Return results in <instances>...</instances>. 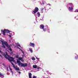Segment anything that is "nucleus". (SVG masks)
Returning a JSON list of instances; mask_svg holds the SVG:
<instances>
[{"mask_svg": "<svg viewBox=\"0 0 78 78\" xmlns=\"http://www.w3.org/2000/svg\"><path fill=\"white\" fill-rule=\"evenodd\" d=\"M1 32H2V34H3V35H4V36L5 35V33H6V32H5V30H4H4H1Z\"/></svg>", "mask_w": 78, "mask_h": 78, "instance_id": "nucleus-7", "label": "nucleus"}, {"mask_svg": "<svg viewBox=\"0 0 78 78\" xmlns=\"http://www.w3.org/2000/svg\"><path fill=\"white\" fill-rule=\"evenodd\" d=\"M0 77L1 78H4V75L3 74L0 72Z\"/></svg>", "mask_w": 78, "mask_h": 78, "instance_id": "nucleus-9", "label": "nucleus"}, {"mask_svg": "<svg viewBox=\"0 0 78 78\" xmlns=\"http://www.w3.org/2000/svg\"><path fill=\"white\" fill-rule=\"evenodd\" d=\"M32 76V74H31V73H29V78H32V77H31V76Z\"/></svg>", "mask_w": 78, "mask_h": 78, "instance_id": "nucleus-10", "label": "nucleus"}, {"mask_svg": "<svg viewBox=\"0 0 78 78\" xmlns=\"http://www.w3.org/2000/svg\"><path fill=\"white\" fill-rule=\"evenodd\" d=\"M37 69H40V67H37Z\"/></svg>", "mask_w": 78, "mask_h": 78, "instance_id": "nucleus-26", "label": "nucleus"}, {"mask_svg": "<svg viewBox=\"0 0 78 78\" xmlns=\"http://www.w3.org/2000/svg\"><path fill=\"white\" fill-rule=\"evenodd\" d=\"M37 16L38 17H39L40 16H41V14H40V12H38L37 13Z\"/></svg>", "mask_w": 78, "mask_h": 78, "instance_id": "nucleus-13", "label": "nucleus"}, {"mask_svg": "<svg viewBox=\"0 0 78 78\" xmlns=\"http://www.w3.org/2000/svg\"><path fill=\"white\" fill-rule=\"evenodd\" d=\"M29 51H30L31 53H33V50L31 49L30 48H29Z\"/></svg>", "mask_w": 78, "mask_h": 78, "instance_id": "nucleus-15", "label": "nucleus"}, {"mask_svg": "<svg viewBox=\"0 0 78 78\" xmlns=\"http://www.w3.org/2000/svg\"><path fill=\"white\" fill-rule=\"evenodd\" d=\"M2 54L6 59H8L10 62H11L12 66H13V67L14 69H15V70L16 71H19V70L20 69L18 67H16L15 65H14L13 63L12 62V61H14V58H13L12 57H9V55H8L7 52H5V53H3V52Z\"/></svg>", "mask_w": 78, "mask_h": 78, "instance_id": "nucleus-1", "label": "nucleus"}, {"mask_svg": "<svg viewBox=\"0 0 78 78\" xmlns=\"http://www.w3.org/2000/svg\"><path fill=\"white\" fill-rule=\"evenodd\" d=\"M9 37H11V35H9Z\"/></svg>", "mask_w": 78, "mask_h": 78, "instance_id": "nucleus-31", "label": "nucleus"}, {"mask_svg": "<svg viewBox=\"0 0 78 78\" xmlns=\"http://www.w3.org/2000/svg\"><path fill=\"white\" fill-rule=\"evenodd\" d=\"M39 11V9L37 7H36L35 9L33 11V12H34V14H36V12H38Z\"/></svg>", "mask_w": 78, "mask_h": 78, "instance_id": "nucleus-4", "label": "nucleus"}, {"mask_svg": "<svg viewBox=\"0 0 78 78\" xmlns=\"http://www.w3.org/2000/svg\"><path fill=\"white\" fill-rule=\"evenodd\" d=\"M17 72H18L19 73V74H20L21 73V72H20V71H18Z\"/></svg>", "mask_w": 78, "mask_h": 78, "instance_id": "nucleus-23", "label": "nucleus"}, {"mask_svg": "<svg viewBox=\"0 0 78 78\" xmlns=\"http://www.w3.org/2000/svg\"><path fill=\"white\" fill-rule=\"evenodd\" d=\"M18 46H19V47H20V45H19V44H18Z\"/></svg>", "mask_w": 78, "mask_h": 78, "instance_id": "nucleus-32", "label": "nucleus"}, {"mask_svg": "<svg viewBox=\"0 0 78 78\" xmlns=\"http://www.w3.org/2000/svg\"><path fill=\"white\" fill-rule=\"evenodd\" d=\"M73 7L71 6V7H69V11H73Z\"/></svg>", "mask_w": 78, "mask_h": 78, "instance_id": "nucleus-6", "label": "nucleus"}, {"mask_svg": "<svg viewBox=\"0 0 78 78\" xmlns=\"http://www.w3.org/2000/svg\"><path fill=\"white\" fill-rule=\"evenodd\" d=\"M9 50L10 51H12V49H11V48H9Z\"/></svg>", "mask_w": 78, "mask_h": 78, "instance_id": "nucleus-21", "label": "nucleus"}, {"mask_svg": "<svg viewBox=\"0 0 78 78\" xmlns=\"http://www.w3.org/2000/svg\"><path fill=\"white\" fill-rule=\"evenodd\" d=\"M33 78H37V77L34 76L33 77Z\"/></svg>", "mask_w": 78, "mask_h": 78, "instance_id": "nucleus-20", "label": "nucleus"}, {"mask_svg": "<svg viewBox=\"0 0 78 78\" xmlns=\"http://www.w3.org/2000/svg\"><path fill=\"white\" fill-rule=\"evenodd\" d=\"M22 51V52L23 53V54H24V52H23V51L22 50H21Z\"/></svg>", "mask_w": 78, "mask_h": 78, "instance_id": "nucleus-27", "label": "nucleus"}, {"mask_svg": "<svg viewBox=\"0 0 78 78\" xmlns=\"http://www.w3.org/2000/svg\"><path fill=\"white\" fill-rule=\"evenodd\" d=\"M74 12H78V9H76L75 11Z\"/></svg>", "mask_w": 78, "mask_h": 78, "instance_id": "nucleus-17", "label": "nucleus"}, {"mask_svg": "<svg viewBox=\"0 0 78 78\" xmlns=\"http://www.w3.org/2000/svg\"><path fill=\"white\" fill-rule=\"evenodd\" d=\"M17 63L18 64L19 66H20L21 67H27L28 66V64L27 63H22L19 60H17Z\"/></svg>", "mask_w": 78, "mask_h": 78, "instance_id": "nucleus-2", "label": "nucleus"}, {"mask_svg": "<svg viewBox=\"0 0 78 78\" xmlns=\"http://www.w3.org/2000/svg\"><path fill=\"white\" fill-rule=\"evenodd\" d=\"M4 30H5V33H10V31L8 30L5 29Z\"/></svg>", "mask_w": 78, "mask_h": 78, "instance_id": "nucleus-11", "label": "nucleus"}, {"mask_svg": "<svg viewBox=\"0 0 78 78\" xmlns=\"http://www.w3.org/2000/svg\"><path fill=\"white\" fill-rule=\"evenodd\" d=\"M46 78H48V77Z\"/></svg>", "mask_w": 78, "mask_h": 78, "instance_id": "nucleus-40", "label": "nucleus"}, {"mask_svg": "<svg viewBox=\"0 0 78 78\" xmlns=\"http://www.w3.org/2000/svg\"><path fill=\"white\" fill-rule=\"evenodd\" d=\"M1 42H2V47H3L4 48H5V46H7V47L9 49L11 48V47L8 45V43L6 41H1Z\"/></svg>", "mask_w": 78, "mask_h": 78, "instance_id": "nucleus-3", "label": "nucleus"}, {"mask_svg": "<svg viewBox=\"0 0 78 78\" xmlns=\"http://www.w3.org/2000/svg\"><path fill=\"white\" fill-rule=\"evenodd\" d=\"M49 33H50V31H49Z\"/></svg>", "mask_w": 78, "mask_h": 78, "instance_id": "nucleus-38", "label": "nucleus"}, {"mask_svg": "<svg viewBox=\"0 0 78 78\" xmlns=\"http://www.w3.org/2000/svg\"><path fill=\"white\" fill-rule=\"evenodd\" d=\"M31 59H32V60H34V61L36 60V59H35V58L34 57H32L31 58Z\"/></svg>", "mask_w": 78, "mask_h": 78, "instance_id": "nucleus-16", "label": "nucleus"}, {"mask_svg": "<svg viewBox=\"0 0 78 78\" xmlns=\"http://www.w3.org/2000/svg\"><path fill=\"white\" fill-rule=\"evenodd\" d=\"M33 68L34 69H36L37 68V65H34L33 66Z\"/></svg>", "mask_w": 78, "mask_h": 78, "instance_id": "nucleus-14", "label": "nucleus"}, {"mask_svg": "<svg viewBox=\"0 0 78 78\" xmlns=\"http://www.w3.org/2000/svg\"><path fill=\"white\" fill-rule=\"evenodd\" d=\"M17 47V48H19L20 49V48H19L18 47Z\"/></svg>", "mask_w": 78, "mask_h": 78, "instance_id": "nucleus-34", "label": "nucleus"}, {"mask_svg": "<svg viewBox=\"0 0 78 78\" xmlns=\"http://www.w3.org/2000/svg\"><path fill=\"white\" fill-rule=\"evenodd\" d=\"M18 57H19L18 55H17L16 56V58H18Z\"/></svg>", "mask_w": 78, "mask_h": 78, "instance_id": "nucleus-24", "label": "nucleus"}, {"mask_svg": "<svg viewBox=\"0 0 78 78\" xmlns=\"http://www.w3.org/2000/svg\"><path fill=\"white\" fill-rule=\"evenodd\" d=\"M10 70H11V71H12V69H11V68H10Z\"/></svg>", "mask_w": 78, "mask_h": 78, "instance_id": "nucleus-29", "label": "nucleus"}, {"mask_svg": "<svg viewBox=\"0 0 78 78\" xmlns=\"http://www.w3.org/2000/svg\"><path fill=\"white\" fill-rule=\"evenodd\" d=\"M1 35H2V34H0V36H1Z\"/></svg>", "mask_w": 78, "mask_h": 78, "instance_id": "nucleus-35", "label": "nucleus"}, {"mask_svg": "<svg viewBox=\"0 0 78 78\" xmlns=\"http://www.w3.org/2000/svg\"><path fill=\"white\" fill-rule=\"evenodd\" d=\"M43 31H46L47 30V29H44L43 28Z\"/></svg>", "mask_w": 78, "mask_h": 78, "instance_id": "nucleus-19", "label": "nucleus"}, {"mask_svg": "<svg viewBox=\"0 0 78 78\" xmlns=\"http://www.w3.org/2000/svg\"><path fill=\"white\" fill-rule=\"evenodd\" d=\"M11 72H12V74H13V72L12 71H11Z\"/></svg>", "mask_w": 78, "mask_h": 78, "instance_id": "nucleus-33", "label": "nucleus"}, {"mask_svg": "<svg viewBox=\"0 0 78 78\" xmlns=\"http://www.w3.org/2000/svg\"><path fill=\"white\" fill-rule=\"evenodd\" d=\"M48 5H49V6H50L51 5H50V4H48Z\"/></svg>", "mask_w": 78, "mask_h": 78, "instance_id": "nucleus-30", "label": "nucleus"}, {"mask_svg": "<svg viewBox=\"0 0 78 78\" xmlns=\"http://www.w3.org/2000/svg\"><path fill=\"white\" fill-rule=\"evenodd\" d=\"M40 28L41 29H44V26L42 24H41L40 26Z\"/></svg>", "mask_w": 78, "mask_h": 78, "instance_id": "nucleus-8", "label": "nucleus"}, {"mask_svg": "<svg viewBox=\"0 0 78 78\" xmlns=\"http://www.w3.org/2000/svg\"><path fill=\"white\" fill-rule=\"evenodd\" d=\"M7 71H9V70H8V67H7Z\"/></svg>", "mask_w": 78, "mask_h": 78, "instance_id": "nucleus-28", "label": "nucleus"}, {"mask_svg": "<svg viewBox=\"0 0 78 78\" xmlns=\"http://www.w3.org/2000/svg\"><path fill=\"white\" fill-rule=\"evenodd\" d=\"M37 58H37L36 57V58H37Z\"/></svg>", "mask_w": 78, "mask_h": 78, "instance_id": "nucleus-37", "label": "nucleus"}, {"mask_svg": "<svg viewBox=\"0 0 78 78\" xmlns=\"http://www.w3.org/2000/svg\"><path fill=\"white\" fill-rule=\"evenodd\" d=\"M23 58L22 57H19L18 58V59L20 60L21 61H23Z\"/></svg>", "mask_w": 78, "mask_h": 78, "instance_id": "nucleus-12", "label": "nucleus"}, {"mask_svg": "<svg viewBox=\"0 0 78 78\" xmlns=\"http://www.w3.org/2000/svg\"><path fill=\"white\" fill-rule=\"evenodd\" d=\"M39 59V58H37V59Z\"/></svg>", "mask_w": 78, "mask_h": 78, "instance_id": "nucleus-36", "label": "nucleus"}, {"mask_svg": "<svg viewBox=\"0 0 78 78\" xmlns=\"http://www.w3.org/2000/svg\"><path fill=\"white\" fill-rule=\"evenodd\" d=\"M0 57H1V58H3V56H2V55L0 54Z\"/></svg>", "mask_w": 78, "mask_h": 78, "instance_id": "nucleus-22", "label": "nucleus"}, {"mask_svg": "<svg viewBox=\"0 0 78 78\" xmlns=\"http://www.w3.org/2000/svg\"><path fill=\"white\" fill-rule=\"evenodd\" d=\"M44 8H41V11H44Z\"/></svg>", "mask_w": 78, "mask_h": 78, "instance_id": "nucleus-18", "label": "nucleus"}, {"mask_svg": "<svg viewBox=\"0 0 78 78\" xmlns=\"http://www.w3.org/2000/svg\"><path fill=\"white\" fill-rule=\"evenodd\" d=\"M77 59H78V58H77Z\"/></svg>", "mask_w": 78, "mask_h": 78, "instance_id": "nucleus-39", "label": "nucleus"}, {"mask_svg": "<svg viewBox=\"0 0 78 78\" xmlns=\"http://www.w3.org/2000/svg\"><path fill=\"white\" fill-rule=\"evenodd\" d=\"M69 5H72V3H70L69 4Z\"/></svg>", "mask_w": 78, "mask_h": 78, "instance_id": "nucleus-25", "label": "nucleus"}, {"mask_svg": "<svg viewBox=\"0 0 78 78\" xmlns=\"http://www.w3.org/2000/svg\"><path fill=\"white\" fill-rule=\"evenodd\" d=\"M30 47H34V43H31V42L29 44Z\"/></svg>", "mask_w": 78, "mask_h": 78, "instance_id": "nucleus-5", "label": "nucleus"}]
</instances>
